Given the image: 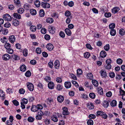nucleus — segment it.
<instances>
[{
	"mask_svg": "<svg viewBox=\"0 0 125 125\" xmlns=\"http://www.w3.org/2000/svg\"><path fill=\"white\" fill-rule=\"evenodd\" d=\"M48 31L50 33L53 34L55 32V28L53 27H50L49 28Z\"/></svg>",
	"mask_w": 125,
	"mask_h": 125,
	"instance_id": "nucleus-8",
	"label": "nucleus"
},
{
	"mask_svg": "<svg viewBox=\"0 0 125 125\" xmlns=\"http://www.w3.org/2000/svg\"><path fill=\"white\" fill-rule=\"evenodd\" d=\"M28 102V100L25 98H23L22 99V101L21 103L25 104H26Z\"/></svg>",
	"mask_w": 125,
	"mask_h": 125,
	"instance_id": "nucleus-41",
	"label": "nucleus"
},
{
	"mask_svg": "<svg viewBox=\"0 0 125 125\" xmlns=\"http://www.w3.org/2000/svg\"><path fill=\"white\" fill-rule=\"evenodd\" d=\"M45 13L44 10L41 9L39 11V15L41 17H43Z\"/></svg>",
	"mask_w": 125,
	"mask_h": 125,
	"instance_id": "nucleus-28",
	"label": "nucleus"
},
{
	"mask_svg": "<svg viewBox=\"0 0 125 125\" xmlns=\"http://www.w3.org/2000/svg\"><path fill=\"white\" fill-rule=\"evenodd\" d=\"M120 9L118 7H114L112 9V13L115 14L118 12Z\"/></svg>",
	"mask_w": 125,
	"mask_h": 125,
	"instance_id": "nucleus-10",
	"label": "nucleus"
},
{
	"mask_svg": "<svg viewBox=\"0 0 125 125\" xmlns=\"http://www.w3.org/2000/svg\"><path fill=\"white\" fill-rule=\"evenodd\" d=\"M42 6L44 8H49L50 7V4L47 3H45L43 2H42L41 3Z\"/></svg>",
	"mask_w": 125,
	"mask_h": 125,
	"instance_id": "nucleus-6",
	"label": "nucleus"
},
{
	"mask_svg": "<svg viewBox=\"0 0 125 125\" xmlns=\"http://www.w3.org/2000/svg\"><path fill=\"white\" fill-rule=\"evenodd\" d=\"M41 32L43 34H45L46 32V30L44 28H42L41 30Z\"/></svg>",
	"mask_w": 125,
	"mask_h": 125,
	"instance_id": "nucleus-52",
	"label": "nucleus"
},
{
	"mask_svg": "<svg viewBox=\"0 0 125 125\" xmlns=\"http://www.w3.org/2000/svg\"><path fill=\"white\" fill-rule=\"evenodd\" d=\"M24 10L22 8H20L17 10V12L19 14H21L24 12Z\"/></svg>",
	"mask_w": 125,
	"mask_h": 125,
	"instance_id": "nucleus-42",
	"label": "nucleus"
},
{
	"mask_svg": "<svg viewBox=\"0 0 125 125\" xmlns=\"http://www.w3.org/2000/svg\"><path fill=\"white\" fill-rule=\"evenodd\" d=\"M88 125H93V121L91 119L87 121Z\"/></svg>",
	"mask_w": 125,
	"mask_h": 125,
	"instance_id": "nucleus-50",
	"label": "nucleus"
},
{
	"mask_svg": "<svg viewBox=\"0 0 125 125\" xmlns=\"http://www.w3.org/2000/svg\"><path fill=\"white\" fill-rule=\"evenodd\" d=\"M13 1L16 6L17 7L21 6V3L20 0H13Z\"/></svg>",
	"mask_w": 125,
	"mask_h": 125,
	"instance_id": "nucleus-9",
	"label": "nucleus"
},
{
	"mask_svg": "<svg viewBox=\"0 0 125 125\" xmlns=\"http://www.w3.org/2000/svg\"><path fill=\"white\" fill-rule=\"evenodd\" d=\"M30 13L33 15H35L36 14V10L34 9H31L30 10Z\"/></svg>",
	"mask_w": 125,
	"mask_h": 125,
	"instance_id": "nucleus-40",
	"label": "nucleus"
},
{
	"mask_svg": "<svg viewBox=\"0 0 125 125\" xmlns=\"http://www.w3.org/2000/svg\"><path fill=\"white\" fill-rule=\"evenodd\" d=\"M64 84L65 87L67 88H69L71 87V84L70 82H65Z\"/></svg>",
	"mask_w": 125,
	"mask_h": 125,
	"instance_id": "nucleus-15",
	"label": "nucleus"
},
{
	"mask_svg": "<svg viewBox=\"0 0 125 125\" xmlns=\"http://www.w3.org/2000/svg\"><path fill=\"white\" fill-rule=\"evenodd\" d=\"M12 58L15 60H18L20 59V58L19 56L17 55L14 54L12 56Z\"/></svg>",
	"mask_w": 125,
	"mask_h": 125,
	"instance_id": "nucleus-27",
	"label": "nucleus"
},
{
	"mask_svg": "<svg viewBox=\"0 0 125 125\" xmlns=\"http://www.w3.org/2000/svg\"><path fill=\"white\" fill-rule=\"evenodd\" d=\"M2 33L4 35H6L8 32V31L7 29H4L1 31Z\"/></svg>",
	"mask_w": 125,
	"mask_h": 125,
	"instance_id": "nucleus-43",
	"label": "nucleus"
},
{
	"mask_svg": "<svg viewBox=\"0 0 125 125\" xmlns=\"http://www.w3.org/2000/svg\"><path fill=\"white\" fill-rule=\"evenodd\" d=\"M8 8L11 10H12L14 8V6L12 5H9L8 6Z\"/></svg>",
	"mask_w": 125,
	"mask_h": 125,
	"instance_id": "nucleus-63",
	"label": "nucleus"
},
{
	"mask_svg": "<svg viewBox=\"0 0 125 125\" xmlns=\"http://www.w3.org/2000/svg\"><path fill=\"white\" fill-rule=\"evenodd\" d=\"M52 16L53 18L57 19L58 18L59 16V15L57 13L54 12L52 13L51 15Z\"/></svg>",
	"mask_w": 125,
	"mask_h": 125,
	"instance_id": "nucleus-26",
	"label": "nucleus"
},
{
	"mask_svg": "<svg viewBox=\"0 0 125 125\" xmlns=\"http://www.w3.org/2000/svg\"><path fill=\"white\" fill-rule=\"evenodd\" d=\"M54 66L56 69H58L60 66V62L58 60H56L54 63Z\"/></svg>",
	"mask_w": 125,
	"mask_h": 125,
	"instance_id": "nucleus-13",
	"label": "nucleus"
},
{
	"mask_svg": "<svg viewBox=\"0 0 125 125\" xmlns=\"http://www.w3.org/2000/svg\"><path fill=\"white\" fill-rule=\"evenodd\" d=\"M43 107V106L40 104H38L37 105H32L31 110L32 112H36L38 110L42 109Z\"/></svg>",
	"mask_w": 125,
	"mask_h": 125,
	"instance_id": "nucleus-1",
	"label": "nucleus"
},
{
	"mask_svg": "<svg viewBox=\"0 0 125 125\" xmlns=\"http://www.w3.org/2000/svg\"><path fill=\"white\" fill-rule=\"evenodd\" d=\"M87 78L90 80H92L93 79V76L92 74L90 73H88L87 74Z\"/></svg>",
	"mask_w": 125,
	"mask_h": 125,
	"instance_id": "nucleus-33",
	"label": "nucleus"
},
{
	"mask_svg": "<svg viewBox=\"0 0 125 125\" xmlns=\"http://www.w3.org/2000/svg\"><path fill=\"white\" fill-rule=\"evenodd\" d=\"M125 33V31L124 29H120L119 31V33L121 36H123L124 35Z\"/></svg>",
	"mask_w": 125,
	"mask_h": 125,
	"instance_id": "nucleus-25",
	"label": "nucleus"
},
{
	"mask_svg": "<svg viewBox=\"0 0 125 125\" xmlns=\"http://www.w3.org/2000/svg\"><path fill=\"white\" fill-rule=\"evenodd\" d=\"M71 14V12L69 11H66L65 13V15L67 17L69 16Z\"/></svg>",
	"mask_w": 125,
	"mask_h": 125,
	"instance_id": "nucleus-64",
	"label": "nucleus"
},
{
	"mask_svg": "<svg viewBox=\"0 0 125 125\" xmlns=\"http://www.w3.org/2000/svg\"><path fill=\"white\" fill-rule=\"evenodd\" d=\"M23 55L25 56H27L28 54V50L26 49H25L23 50Z\"/></svg>",
	"mask_w": 125,
	"mask_h": 125,
	"instance_id": "nucleus-39",
	"label": "nucleus"
},
{
	"mask_svg": "<svg viewBox=\"0 0 125 125\" xmlns=\"http://www.w3.org/2000/svg\"><path fill=\"white\" fill-rule=\"evenodd\" d=\"M70 18H69V17L66 20V22L67 24H68L70 23L71 21L70 19L72 18V16H70Z\"/></svg>",
	"mask_w": 125,
	"mask_h": 125,
	"instance_id": "nucleus-54",
	"label": "nucleus"
},
{
	"mask_svg": "<svg viewBox=\"0 0 125 125\" xmlns=\"http://www.w3.org/2000/svg\"><path fill=\"white\" fill-rule=\"evenodd\" d=\"M44 38L46 40H48L50 39V37L49 35L46 34L44 36Z\"/></svg>",
	"mask_w": 125,
	"mask_h": 125,
	"instance_id": "nucleus-61",
	"label": "nucleus"
},
{
	"mask_svg": "<svg viewBox=\"0 0 125 125\" xmlns=\"http://www.w3.org/2000/svg\"><path fill=\"white\" fill-rule=\"evenodd\" d=\"M104 112L100 111H98L97 112V116H101L104 113Z\"/></svg>",
	"mask_w": 125,
	"mask_h": 125,
	"instance_id": "nucleus-48",
	"label": "nucleus"
},
{
	"mask_svg": "<svg viewBox=\"0 0 125 125\" xmlns=\"http://www.w3.org/2000/svg\"><path fill=\"white\" fill-rule=\"evenodd\" d=\"M65 32L68 35L70 36L71 35V32L70 30L68 28H66L65 30Z\"/></svg>",
	"mask_w": 125,
	"mask_h": 125,
	"instance_id": "nucleus-21",
	"label": "nucleus"
},
{
	"mask_svg": "<svg viewBox=\"0 0 125 125\" xmlns=\"http://www.w3.org/2000/svg\"><path fill=\"white\" fill-rule=\"evenodd\" d=\"M46 48L48 50L51 51L53 49V46L52 44L49 43L47 45Z\"/></svg>",
	"mask_w": 125,
	"mask_h": 125,
	"instance_id": "nucleus-14",
	"label": "nucleus"
},
{
	"mask_svg": "<svg viewBox=\"0 0 125 125\" xmlns=\"http://www.w3.org/2000/svg\"><path fill=\"white\" fill-rule=\"evenodd\" d=\"M48 86L49 89H52L54 88V84L52 82H49L48 84Z\"/></svg>",
	"mask_w": 125,
	"mask_h": 125,
	"instance_id": "nucleus-16",
	"label": "nucleus"
},
{
	"mask_svg": "<svg viewBox=\"0 0 125 125\" xmlns=\"http://www.w3.org/2000/svg\"><path fill=\"white\" fill-rule=\"evenodd\" d=\"M51 120L54 122H57L58 121V120L56 115H53L51 117Z\"/></svg>",
	"mask_w": 125,
	"mask_h": 125,
	"instance_id": "nucleus-11",
	"label": "nucleus"
},
{
	"mask_svg": "<svg viewBox=\"0 0 125 125\" xmlns=\"http://www.w3.org/2000/svg\"><path fill=\"white\" fill-rule=\"evenodd\" d=\"M116 62L118 64H121L122 63L123 61L121 59L119 58L117 60Z\"/></svg>",
	"mask_w": 125,
	"mask_h": 125,
	"instance_id": "nucleus-49",
	"label": "nucleus"
},
{
	"mask_svg": "<svg viewBox=\"0 0 125 125\" xmlns=\"http://www.w3.org/2000/svg\"><path fill=\"white\" fill-rule=\"evenodd\" d=\"M77 74L78 75H81L82 73V70L80 69H78L77 71Z\"/></svg>",
	"mask_w": 125,
	"mask_h": 125,
	"instance_id": "nucleus-55",
	"label": "nucleus"
},
{
	"mask_svg": "<svg viewBox=\"0 0 125 125\" xmlns=\"http://www.w3.org/2000/svg\"><path fill=\"white\" fill-rule=\"evenodd\" d=\"M25 75L27 77H29L31 75V73L30 71H27L25 74Z\"/></svg>",
	"mask_w": 125,
	"mask_h": 125,
	"instance_id": "nucleus-47",
	"label": "nucleus"
},
{
	"mask_svg": "<svg viewBox=\"0 0 125 125\" xmlns=\"http://www.w3.org/2000/svg\"><path fill=\"white\" fill-rule=\"evenodd\" d=\"M103 104L104 106L106 108L109 105L108 102L107 101H104L103 103Z\"/></svg>",
	"mask_w": 125,
	"mask_h": 125,
	"instance_id": "nucleus-34",
	"label": "nucleus"
},
{
	"mask_svg": "<svg viewBox=\"0 0 125 125\" xmlns=\"http://www.w3.org/2000/svg\"><path fill=\"white\" fill-rule=\"evenodd\" d=\"M13 16L14 18L16 19H20L21 18V16L17 13H14L13 14Z\"/></svg>",
	"mask_w": 125,
	"mask_h": 125,
	"instance_id": "nucleus-20",
	"label": "nucleus"
},
{
	"mask_svg": "<svg viewBox=\"0 0 125 125\" xmlns=\"http://www.w3.org/2000/svg\"><path fill=\"white\" fill-rule=\"evenodd\" d=\"M0 41L2 42L5 43L7 42V40L6 37H4L1 39Z\"/></svg>",
	"mask_w": 125,
	"mask_h": 125,
	"instance_id": "nucleus-37",
	"label": "nucleus"
},
{
	"mask_svg": "<svg viewBox=\"0 0 125 125\" xmlns=\"http://www.w3.org/2000/svg\"><path fill=\"white\" fill-rule=\"evenodd\" d=\"M46 22L49 23H52L53 21V18H48L46 19Z\"/></svg>",
	"mask_w": 125,
	"mask_h": 125,
	"instance_id": "nucleus-19",
	"label": "nucleus"
},
{
	"mask_svg": "<svg viewBox=\"0 0 125 125\" xmlns=\"http://www.w3.org/2000/svg\"><path fill=\"white\" fill-rule=\"evenodd\" d=\"M19 22L17 20L15 19L12 21L13 25L15 26H17L19 25Z\"/></svg>",
	"mask_w": 125,
	"mask_h": 125,
	"instance_id": "nucleus-22",
	"label": "nucleus"
},
{
	"mask_svg": "<svg viewBox=\"0 0 125 125\" xmlns=\"http://www.w3.org/2000/svg\"><path fill=\"white\" fill-rule=\"evenodd\" d=\"M12 102L13 104L16 106L19 105V102L16 100H14L12 101Z\"/></svg>",
	"mask_w": 125,
	"mask_h": 125,
	"instance_id": "nucleus-58",
	"label": "nucleus"
},
{
	"mask_svg": "<svg viewBox=\"0 0 125 125\" xmlns=\"http://www.w3.org/2000/svg\"><path fill=\"white\" fill-rule=\"evenodd\" d=\"M101 75L103 77H105L107 76L106 72L104 70H101L100 72Z\"/></svg>",
	"mask_w": 125,
	"mask_h": 125,
	"instance_id": "nucleus-18",
	"label": "nucleus"
},
{
	"mask_svg": "<svg viewBox=\"0 0 125 125\" xmlns=\"http://www.w3.org/2000/svg\"><path fill=\"white\" fill-rule=\"evenodd\" d=\"M2 59L3 60L7 61L10 59V55L8 54H5L2 56Z\"/></svg>",
	"mask_w": 125,
	"mask_h": 125,
	"instance_id": "nucleus-5",
	"label": "nucleus"
},
{
	"mask_svg": "<svg viewBox=\"0 0 125 125\" xmlns=\"http://www.w3.org/2000/svg\"><path fill=\"white\" fill-rule=\"evenodd\" d=\"M36 52L37 54H40L42 52L40 48L38 47L36 49Z\"/></svg>",
	"mask_w": 125,
	"mask_h": 125,
	"instance_id": "nucleus-44",
	"label": "nucleus"
},
{
	"mask_svg": "<svg viewBox=\"0 0 125 125\" xmlns=\"http://www.w3.org/2000/svg\"><path fill=\"white\" fill-rule=\"evenodd\" d=\"M30 29L31 31L34 32L36 30V28L35 26L32 25L30 27Z\"/></svg>",
	"mask_w": 125,
	"mask_h": 125,
	"instance_id": "nucleus-30",
	"label": "nucleus"
},
{
	"mask_svg": "<svg viewBox=\"0 0 125 125\" xmlns=\"http://www.w3.org/2000/svg\"><path fill=\"white\" fill-rule=\"evenodd\" d=\"M90 56V54L88 52H86L84 54V56L86 58H88Z\"/></svg>",
	"mask_w": 125,
	"mask_h": 125,
	"instance_id": "nucleus-45",
	"label": "nucleus"
},
{
	"mask_svg": "<svg viewBox=\"0 0 125 125\" xmlns=\"http://www.w3.org/2000/svg\"><path fill=\"white\" fill-rule=\"evenodd\" d=\"M64 100V97L62 95H60L58 96L57 97L58 101L60 103H62L63 102Z\"/></svg>",
	"mask_w": 125,
	"mask_h": 125,
	"instance_id": "nucleus-12",
	"label": "nucleus"
},
{
	"mask_svg": "<svg viewBox=\"0 0 125 125\" xmlns=\"http://www.w3.org/2000/svg\"><path fill=\"white\" fill-rule=\"evenodd\" d=\"M10 24L9 22H7L4 25V26L6 28H9L10 26Z\"/></svg>",
	"mask_w": 125,
	"mask_h": 125,
	"instance_id": "nucleus-60",
	"label": "nucleus"
},
{
	"mask_svg": "<svg viewBox=\"0 0 125 125\" xmlns=\"http://www.w3.org/2000/svg\"><path fill=\"white\" fill-rule=\"evenodd\" d=\"M109 75L110 77L113 78L115 77V74L114 73L112 72L109 73Z\"/></svg>",
	"mask_w": 125,
	"mask_h": 125,
	"instance_id": "nucleus-59",
	"label": "nucleus"
},
{
	"mask_svg": "<svg viewBox=\"0 0 125 125\" xmlns=\"http://www.w3.org/2000/svg\"><path fill=\"white\" fill-rule=\"evenodd\" d=\"M104 49L106 51H108L110 49L109 45V44H107L104 47Z\"/></svg>",
	"mask_w": 125,
	"mask_h": 125,
	"instance_id": "nucleus-53",
	"label": "nucleus"
},
{
	"mask_svg": "<svg viewBox=\"0 0 125 125\" xmlns=\"http://www.w3.org/2000/svg\"><path fill=\"white\" fill-rule=\"evenodd\" d=\"M3 19L7 21H10L11 20V16L8 14H6L3 15Z\"/></svg>",
	"mask_w": 125,
	"mask_h": 125,
	"instance_id": "nucleus-2",
	"label": "nucleus"
},
{
	"mask_svg": "<svg viewBox=\"0 0 125 125\" xmlns=\"http://www.w3.org/2000/svg\"><path fill=\"white\" fill-rule=\"evenodd\" d=\"M62 109H63V111L62 114L63 115H67L69 114V113L68 111V109L67 108L64 107Z\"/></svg>",
	"mask_w": 125,
	"mask_h": 125,
	"instance_id": "nucleus-7",
	"label": "nucleus"
},
{
	"mask_svg": "<svg viewBox=\"0 0 125 125\" xmlns=\"http://www.w3.org/2000/svg\"><path fill=\"white\" fill-rule=\"evenodd\" d=\"M117 102L115 100H113L110 103L112 107H115L116 106Z\"/></svg>",
	"mask_w": 125,
	"mask_h": 125,
	"instance_id": "nucleus-24",
	"label": "nucleus"
},
{
	"mask_svg": "<svg viewBox=\"0 0 125 125\" xmlns=\"http://www.w3.org/2000/svg\"><path fill=\"white\" fill-rule=\"evenodd\" d=\"M115 24L114 23H112L109 25V29L111 30H114L113 29L115 28Z\"/></svg>",
	"mask_w": 125,
	"mask_h": 125,
	"instance_id": "nucleus-36",
	"label": "nucleus"
},
{
	"mask_svg": "<svg viewBox=\"0 0 125 125\" xmlns=\"http://www.w3.org/2000/svg\"><path fill=\"white\" fill-rule=\"evenodd\" d=\"M20 70L22 72H24L26 70V67L24 65H21L20 68Z\"/></svg>",
	"mask_w": 125,
	"mask_h": 125,
	"instance_id": "nucleus-23",
	"label": "nucleus"
},
{
	"mask_svg": "<svg viewBox=\"0 0 125 125\" xmlns=\"http://www.w3.org/2000/svg\"><path fill=\"white\" fill-rule=\"evenodd\" d=\"M101 116L104 119H106L107 117V116L106 114L104 112Z\"/></svg>",
	"mask_w": 125,
	"mask_h": 125,
	"instance_id": "nucleus-62",
	"label": "nucleus"
},
{
	"mask_svg": "<svg viewBox=\"0 0 125 125\" xmlns=\"http://www.w3.org/2000/svg\"><path fill=\"white\" fill-rule=\"evenodd\" d=\"M10 44L8 43H6L4 45V47L7 50L10 48Z\"/></svg>",
	"mask_w": 125,
	"mask_h": 125,
	"instance_id": "nucleus-38",
	"label": "nucleus"
},
{
	"mask_svg": "<svg viewBox=\"0 0 125 125\" xmlns=\"http://www.w3.org/2000/svg\"><path fill=\"white\" fill-rule=\"evenodd\" d=\"M34 4L37 7H38L40 6V2L38 0H36L34 2Z\"/></svg>",
	"mask_w": 125,
	"mask_h": 125,
	"instance_id": "nucleus-29",
	"label": "nucleus"
},
{
	"mask_svg": "<svg viewBox=\"0 0 125 125\" xmlns=\"http://www.w3.org/2000/svg\"><path fill=\"white\" fill-rule=\"evenodd\" d=\"M27 120L28 121L32 122L34 121V118L31 117H29L28 118Z\"/></svg>",
	"mask_w": 125,
	"mask_h": 125,
	"instance_id": "nucleus-51",
	"label": "nucleus"
},
{
	"mask_svg": "<svg viewBox=\"0 0 125 125\" xmlns=\"http://www.w3.org/2000/svg\"><path fill=\"white\" fill-rule=\"evenodd\" d=\"M63 88L62 86L60 85V84H58L57 85L56 89L58 90H61Z\"/></svg>",
	"mask_w": 125,
	"mask_h": 125,
	"instance_id": "nucleus-56",
	"label": "nucleus"
},
{
	"mask_svg": "<svg viewBox=\"0 0 125 125\" xmlns=\"http://www.w3.org/2000/svg\"><path fill=\"white\" fill-rule=\"evenodd\" d=\"M6 52L9 53L11 54L13 53V51L12 49L10 48L6 50Z\"/></svg>",
	"mask_w": 125,
	"mask_h": 125,
	"instance_id": "nucleus-46",
	"label": "nucleus"
},
{
	"mask_svg": "<svg viewBox=\"0 0 125 125\" xmlns=\"http://www.w3.org/2000/svg\"><path fill=\"white\" fill-rule=\"evenodd\" d=\"M89 96L91 98L94 99L95 98V95L94 93H91L89 94Z\"/></svg>",
	"mask_w": 125,
	"mask_h": 125,
	"instance_id": "nucleus-32",
	"label": "nucleus"
},
{
	"mask_svg": "<svg viewBox=\"0 0 125 125\" xmlns=\"http://www.w3.org/2000/svg\"><path fill=\"white\" fill-rule=\"evenodd\" d=\"M106 52L104 51H101L100 53V56L102 58H104L106 57Z\"/></svg>",
	"mask_w": 125,
	"mask_h": 125,
	"instance_id": "nucleus-17",
	"label": "nucleus"
},
{
	"mask_svg": "<svg viewBox=\"0 0 125 125\" xmlns=\"http://www.w3.org/2000/svg\"><path fill=\"white\" fill-rule=\"evenodd\" d=\"M26 84L28 89L30 91H32L33 90L34 86L32 83L30 82H28Z\"/></svg>",
	"mask_w": 125,
	"mask_h": 125,
	"instance_id": "nucleus-3",
	"label": "nucleus"
},
{
	"mask_svg": "<svg viewBox=\"0 0 125 125\" xmlns=\"http://www.w3.org/2000/svg\"><path fill=\"white\" fill-rule=\"evenodd\" d=\"M104 15L105 17L108 18L111 16V14L110 12H106L105 13Z\"/></svg>",
	"mask_w": 125,
	"mask_h": 125,
	"instance_id": "nucleus-57",
	"label": "nucleus"
},
{
	"mask_svg": "<svg viewBox=\"0 0 125 125\" xmlns=\"http://www.w3.org/2000/svg\"><path fill=\"white\" fill-rule=\"evenodd\" d=\"M15 39L16 38L14 35H11L9 37V40L11 43H13L15 42Z\"/></svg>",
	"mask_w": 125,
	"mask_h": 125,
	"instance_id": "nucleus-4",
	"label": "nucleus"
},
{
	"mask_svg": "<svg viewBox=\"0 0 125 125\" xmlns=\"http://www.w3.org/2000/svg\"><path fill=\"white\" fill-rule=\"evenodd\" d=\"M92 82L93 85L96 87H97L98 85V82L95 80H93L92 81Z\"/></svg>",
	"mask_w": 125,
	"mask_h": 125,
	"instance_id": "nucleus-31",
	"label": "nucleus"
},
{
	"mask_svg": "<svg viewBox=\"0 0 125 125\" xmlns=\"http://www.w3.org/2000/svg\"><path fill=\"white\" fill-rule=\"evenodd\" d=\"M110 35L112 36H114L116 34V31L115 30H111L110 32Z\"/></svg>",
	"mask_w": 125,
	"mask_h": 125,
	"instance_id": "nucleus-35",
	"label": "nucleus"
}]
</instances>
